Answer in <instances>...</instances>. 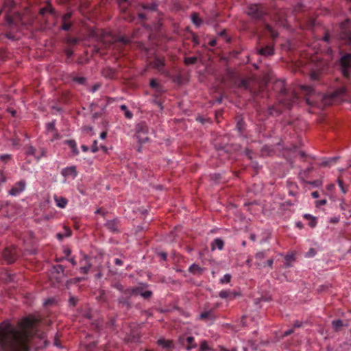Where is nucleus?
<instances>
[{
	"label": "nucleus",
	"instance_id": "16",
	"mask_svg": "<svg viewBox=\"0 0 351 351\" xmlns=\"http://www.w3.org/2000/svg\"><path fill=\"white\" fill-rule=\"evenodd\" d=\"M138 294L145 299L151 298L153 295V292L150 290H143L142 287H133V295Z\"/></svg>",
	"mask_w": 351,
	"mask_h": 351
},
{
	"label": "nucleus",
	"instance_id": "4",
	"mask_svg": "<svg viewBox=\"0 0 351 351\" xmlns=\"http://www.w3.org/2000/svg\"><path fill=\"white\" fill-rule=\"evenodd\" d=\"M340 66L343 75L346 77H348L351 69V53H346L341 56Z\"/></svg>",
	"mask_w": 351,
	"mask_h": 351
},
{
	"label": "nucleus",
	"instance_id": "22",
	"mask_svg": "<svg viewBox=\"0 0 351 351\" xmlns=\"http://www.w3.org/2000/svg\"><path fill=\"white\" fill-rule=\"evenodd\" d=\"M64 145H67L69 147L71 148L72 153L74 156H77L79 154V150L77 147V143L73 139H68L63 141Z\"/></svg>",
	"mask_w": 351,
	"mask_h": 351
},
{
	"label": "nucleus",
	"instance_id": "7",
	"mask_svg": "<svg viewBox=\"0 0 351 351\" xmlns=\"http://www.w3.org/2000/svg\"><path fill=\"white\" fill-rule=\"evenodd\" d=\"M102 41L108 45L117 42L126 45L130 43V39L124 36H113L110 34L106 33L103 36Z\"/></svg>",
	"mask_w": 351,
	"mask_h": 351
},
{
	"label": "nucleus",
	"instance_id": "33",
	"mask_svg": "<svg viewBox=\"0 0 351 351\" xmlns=\"http://www.w3.org/2000/svg\"><path fill=\"white\" fill-rule=\"evenodd\" d=\"M236 128H237V130L239 132V134L240 136H243L244 130L245 129V123L243 120V119H240L239 120L237 121Z\"/></svg>",
	"mask_w": 351,
	"mask_h": 351
},
{
	"label": "nucleus",
	"instance_id": "26",
	"mask_svg": "<svg viewBox=\"0 0 351 351\" xmlns=\"http://www.w3.org/2000/svg\"><path fill=\"white\" fill-rule=\"evenodd\" d=\"M157 343L158 346L162 347L163 348L169 349V348H172L173 347V344L171 341L167 340V339H165L162 338L159 339L157 341Z\"/></svg>",
	"mask_w": 351,
	"mask_h": 351
},
{
	"label": "nucleus",
	"instance_id": "63",
	"mask_svg": "<svg viewBox=\"0 0 351 351\" xmlns=\"http://www.w3.org/2000/svg\"><path fill=\"white\" fill-rule=\"evenodd\" d=\"M91 152L93 153H96L97 152H98L99 149H98V147H97V141H95L93 145L91 146Z\"/></svg>",
	"mask_w": 351,
	"mask_h": 351
},
{
	"label": "nucleus",
	"instance_id": "30",
	"mask_svg": "<svg viewBox=\"0 0 351 351\" xmlns=\"http://www.w3.org/2000/svg\"><path fill=\"white\" fill-rule=\"evenodd\" d=\"M72 234V231L70 228H64V232H58L56 234V238L59 241H62L64 238L69 237Z\"/></svg>",
	"mask_w": 351,
	"mask_h": 351
},
{
	"label": "nucleus",
	"instance_id": "25",
	"mask_svg": "<svg viewBox=\"0 0 351 351\" xmlns=\"http://www.w3.org/2000/svg\"><path fill=\"white\" fill-rule=\"evenodd\" d=\"M338 158H339V157H337V156L324 158L322 160V162L320 163V166L330 167V166L333 165L334 164H335V162Z\"/></svg>",
	"mask_w": 351,
	"mask_h": 351
},
{
	"label": "nucleus",
	"instance_id": "61",
	"mask_svg": "<svg viewBox=\"0 0 351 351\" xmlns=\"http://www.w3.org/2000/svg\"><path fill=\"white\" fill-rule=\"evenodd\" d=\"M327 203V201L326 199H321V200H317L315 202V206L316 207H320L322 206H324Z\"/></svg>",
	"mask_w": 351,
	"mask_h": 351
},
{
	"label": "nucleus",
	"instance_id": "59",
	"mask_svg": "<svg viewBox=\"0 0 351 351\" xmlns=\"http://www.w3.org/2000/svg\"><path fill=\"white\" fill-rule=\"evenodd\" d=\"M143 8L145 10H149L152 11H154L157 8V5L156 3H152L150 5H144Z\"/></svg>",
	"mask_w": 351,
	"mask_h": 351
},
{
	"label": "nucleus",
	"instance_id": "24",
	"mask_svg": "<svg viewBox=\"0 0 351 351\" xmlns=\"http://www.w3.org/2000/svg\"><path fill=\"white\" fill-rule=\"evenodd\" d=\"M224 242L221 238H216L211 243V250H214L217 248L219 250H223Z\"/></svg>",
	"mask_w": 351,
	"mask_h": 351
},
{
	"label": "nucleus",
	"instance_id": "17",
	"mask_svg": "<svg viewBox=\"0 0 351 351\" xmlns=\"http://www.w3.org/2000/svg\"><path fill=\"white\" fill-rule=\"evenodd\" d=\"M88 256L84 254L83 258L80 261L81 264H83L84 262H85L84 265L80 267V272L81 274H87L92 267V264L88 261Z\"/></svg>",
	"mask_w": 351,
	"mask_h": 351
},
{
	"label": "nucleus",
	"instance_id": "31",
	"mask_svg": "<svg viewBox=\"0 0 351 351\" xmlns=\"http://www.w3.org/2000/svg\"><path fill=\"white\" fill-rule=\"evenodd\" d=\"M25 154L27 156H32L35 158L37 154L36 149L31 145H25L24 147Z\"/></svg>",
	"mask_w": 351,
	"mask_h": 351
},
{
	"label": "nucleus",
	"instance_id": "27",
	"mask_svg": "<svg viewBox=\"0 0 351 351\" xmlns=\"http://www.w3.org/2000/svg\"><path fill=\"white\" fill-rule=\"evenodd\" d=\"M282 112V110L275 106H271L268 108V113L273 117H278Z\"/></svg>",
	"mask_w": 351,
	"mask_h": 351
},
{
	"label": "nucleus",
	"instance_id": "11",
	"mask_svg": "<svg viewBox=\"0 0 351 351\" xmlns=\"http://www.w3.org/2000/svg\"><path fill=\"white\" fill-rule=\"evenodd\" d=\"M153 68L156 69L160 74L165 76H169V73L165 67V58H155L154 61L152 62Z\"/></svg>",
	"mask_w": 351,
	"mask_h": 351
},
{
	"label": "nucleus",
	"instance_id": "5",
	"mask_svg": "<svg viewBox=\"0 0 351 351\" xmlns=\"http://www.w3.org/2000/svg\"><path fill=\"white\" fill-rule=\"evenodd\" d=\"M247 15L255 19H261L265 14L263 6L258 4H252L246 10Z\"/></svg>",
	"mask_w": 351,
	"mask_h": 351
},
{
	"label": "nucleus",
	"instance_id": "48",
	"mask_svg": "<svg viewBox=\"0 0 351 351\" xmlns=\"http://www.w3.org/2000/svg\"><path fill=\"white\" fill-rule=\"evenodd\" d=\"M12 159V155L9 154H4L0 155V160L4 163H7Z\"/></svg>",
	"mask_w": 351,
	"mask_h": 351
},
{
	"label": "nucleus",
	"instance_id": "12",
	"mask_svg": "<svg viewBox=\"0 0 351 351\" xmlns=\"http://www.w3.org/2000/svg\"><path fill=\"white\" fill-rule=\"evenodd\" d=\"M26 185V181L25 180H21L20 181L16 182L10 189L8 192L9 195L14 197L19 196L25 190Z\"/></svg>",
	"mask_w": 351,
	"mask_h": 351
},
{
	"label": "nucleus",
	"instance_id": "45",
	"mask_svg": "<svg viewBox=\"0 0 351 351\" xmlns=\"http://www.w3.org/2000/svg\"><path fill=\"white\" fill-rule=\"evenodd\" d=\"M46 156V151L45 149L41 148L39 152H37L35 159L38 162L43 157Z\"/></svg>",
	"mask_w": 351,
	"mask_h": 351
},
{
	"label": "nucleus",
	"instance_id": "15",
	"mask_svg": "<svg viewBox=\"0 0 351 351\" xmlns=\"http://www.w3.org/2000/svg\"><path fill=\"white\" fill-rule=\"evenodd\" d=\"M133 295H122L120 296L118 300L119 306L121 308H125L126 310H128L131 308V302L130 298Z\"/></svg>",
	"mask_w": 351,
	"mask_h": 351
},
{
	"label": "nucleus",
	"instance_id": "64",
	"mask_svg": "<svg viewBox=\"0 0 351 351\" xmlns=\"http://www.w3.org/2000/svg\"><path fill=\"white\" fill-rule=\"evenodd\" d=\"M222 100H223V96L220 95L219 97H217L215 99H213L212 101V104H220L222 103Z\"/></svg>",
	"mask_w": 351,
	"mask_h": 351
},
{
	"label": "nucleus",
	"instance_id": "37",
	"mask_svg": "<svg viewBox=\"0 0 351 351\" xmlns=\"http://www.w3.org/2000/svg\"><path fill=\"white\" fill-rule=\"evenodd\" d=\"M340 37L342 40H344L345 41L348 42L349 44L351 45V32L350 31H343L341 33Z\"/></svg>",
	"mask_w": 351,
	"mask_h": 351
},
{
	"label": "nucleus",
	"instance_id": "52",
	"mask_svg": "<svg viewBox=\"0 0 351 351\" xmlns=\"http://www.w3.org/2000/svg\"><path fill=\"white\" fill-rule=\"evenodd\" d=\"M337 184H338V185H339V188H340V189H341V192H342L343 193H344V194H345V193H347V191H348V189H347V188L345 186V185H344V184H343V182L341 179H339V178H338V179H337Z\"/></svg>",
	"mask_w": 351,
	"mask_h": 351
},
{
	"label": "nucleus",
	"instance_id": "55",
	"mask_svg": "<svg viewBox=\"0 0 351 351\" xmlns=\"http://www.w3.org/2000/svg\"><path fill=\"white\" fill-rule=\"evenodd\" d=\"M196 121L202 123V124H204L206 123H210V120L209 118H206V117H204L202 116H198L196 118Z\"/></svg>",
	"mask_w": 351,
	"mask_h": 351
},
{
	"label": "nucleus",
	"instance_id": "53",
	"mask_svg": "<svg viewBox=\"0 0 351 351\" xmlns=\"http://www.w3.org/2000/svg\"><path fill=\"white\" fill-rule=\"evenodd\" d=\"M176 237V230L174 229L169 232L167 239L171 242H173L175 241Z\"/></svg>",
	"mask_w": 351,
	"mask_h": 351
},
{
	"label": "nucleus",
	"instance_id": "56",
	"mask_svg": "<svg viewBox=\"0 0 351 351\" xmlns=\"http://www.w3.org/2000/svg\"><path fill=\"white\" fill-rule=\"evenodd\" d=\"M266 257V251H261L255 254V258L258 260H263Z\"/></svg>",
	"mask_w": 351,
	"mask_h": 351
},
{
	"label": "nucleus",
	"instance_id": "60",
	"mask_svg": "<svg viewBox=\"0 0 351 351\" xmlns=\"http://www.w3.org/2000/svg\"><path fill=\"white\" fill-rule=\"evenodd\" d=\"M71 23L69 22H62L61 29L64 31H68L71 29Z\"/></svg>",
	"mask_w": 351,
	"mask_h": 351
},
{
	"label": "nucleus",
	"instance_id": "62",
	"mask_svg": "<svg viewBox=\"0 0 351 351\" xmlns=\"http://www.w3.org/2000/svg\"><path fill=\"white\" fill-rule=\"evenodd\" d=\"M71 12H67L62 16V22H68V21L71 17Z\"/></svg>",
	"mask_w": 351,
	"mask_h": 351
},
{
	"label": "nucleus",
	"instance_id": "14",
	"mask_svg": "<svg viewBox=\"0 0 351 351\" xmlns=\"http://www.w3.org/2000/svg\"><path fill=\"white\" fill-rule=\"evenodd\" d=\"M180 341L182 346H185V349L187 351H191L193 348H195L197 346L195 342V338L192 336H189L185 339L180 338Z\"/></svg>",
	"mask_w": 351,
	"mask_h": 351
},
{
	"label": "nucleus",
	"instance_id": "10",
	"mask_svg": "<svg viewBox=\"0 0 351 351\" xmlns=\"http://www.w3.org/2000/svg\"><path fill=\"white\" fill-rule=\"evenodd\" d=\"M60 173L64 178L62 181V183H66V179L74 180L78 174L77 167L75 165H71L63 168Z\"/></svg>",
	"mask_w": 351,
	"mask_h": 351
},
{
	"label": "nucleus",
	"instance_id": "21",
	"mask_svg": "<svg viewBox=\"0 0 351 351\" xmlns=\"http://www.w3.org/2000/svg\"><path fill=\"white\" fill-rule=\"evenodd\" d=\"M295 254L293 253L287 254L285 256V262L282 267L284 268H289L293 266V263L295 261Z\"/></svg>",
	"mask_w": 351,
	"mask_h": 351
},
{
	"label": "nucleus",
	"instance_id": "6",
	"mask_svg": "<svg viewBox=\"0 0 351 351\" xmlns=\"http://www.w3.org/2000/svg\"><path fill=\"white\" fill-rule=\"evenodd\" d=\"M121 219L116 217L113 219L107 220L104 224L107 230L112 234H117L121 233Z\"/></svg>",
	"mask_w": 351,
	"mask_h": 351
},
{
	"label": "nucleus",
	"instance_id": "3",
	"mask_svg": "<svg viewBox=\"0 0 351 351\" xmlns=\"http://www.w3.org/2000/svg\"><path fill=\"white\" fill-rule=\"evenodd\" d=\"M149 130V127L145 121H141L135 125V137L139 144H144L149 141V138L147 136Z\"/></svg>",
	"mask_w": 351,
	"mask_h": 351
},
{
	"label": "nucleus",
	"instance_id": "43",
	"mask_svg": "<svg viewBox=\"0 0 351 351\" xmlns=\"http://www.w3.org/2000/svg\"><path fill=\"white\" fill-rule=\"evenodd\" d=\"M77 302H78L77 298L73 296V295L70 296L69 301H68L69 306L70 308H74L77 305Z\"/></svg>",
	"mask_w": 351,
	"mask_h": 351
},
{
	"label": "nucleus",
	"instance_id": "49",
	"mask_svg": "<svg viewBox=\"0 0 351 351\" xmlns=\"http://www.w3.org/2000/svg\"><path fill=\"white\" fill-rule=\"evenodd\" d=\"M211 349L206 341H202L198 351H210Z\"/></svg>",
	"mask_w": 351,
	"mask_h": 351
},
{
	"label": "nucleus",
	"instance_id": "50",
	"mask_svg": "<svg viewBox=\"0 0 351 351\" xmlns=\"http://www.w3.org/2000/svg\"><path fill=\"white\" fill-rule=\"evenodd\" d=\"M199 320H210V315L209 313L205 311L202 312L198 317Z\"/></svg>",
	"mask_w": 351,
	"mask_h": 351
},
{
	"label": "nucleus",
	"instance_id": "35",
	"mask_svg": "<svg viewBox=\"0 0 351 351\" xmlns=\"http://www.w3.org/2000/svg\"><path fill=\"white\" fill-rule=\"evenodd\" d=\"M121 111L124 112L125 117L128 119H131L133 117V113L128 109V106L125 104L120 106Z\"/></svg>",
	"mask_w": 351,
	"mask_h": 351
},
{
	"label": "nucleus",
	"instance_id": "19",
	"mask_svg": "<svg viewBox=\"0 0 351 351\" xmlns=\"http://www.w3.org/2000/svg\"><path fill=\"white\" fill-rule=\"evenodd\" d=\"M56 205L60 208H65L68 204V199L62 196L54 195L53 197Z\"/></svg>",
	"mask_w": 351,
	"mask_h": 351
},
{
	"label": "nucleus",
	"instance_id": "32",
	"mask_svg": "<svg viewBox=\"0 0 351 351\" xmlns=\"http://www.w3.org/2000/svg\"><path fill=\"white\" fill-rule=\"evenodd\" d=\"M287 186L289 188V195L290 196L296 197L298 195V192L297 191L295 190V189H298V185L295 183L287 181Z\"/></svg>",
	"mask_w": 351,
	"mask_h": 351
},
{
	"label": "nucleus",
	"instance_id": "8",
	"mask_svg": "<svg viewBox=\"0 0 351 351\" xmlns=\"http://www.w3.org/2000/svg\"><path fill=\"white\" fill-rule=\"evenodd\" d=\"M51 274L57 282H61L63 278L66 276L64 267L59 264L52 266Z\"/></svg>",
	"mask_w": 351,
	"mask_h": 351
},
{
	"label": "nucleus",
	"instance_id": "2",
	"mask_svg": "<svg viewBox=\"0 0 351 351\" xmlns=\"http://www.w3.org/2000/svg\"><path fill=\"white\" fill-rule=\"evenodd\" d=\"M290 89H280V95L278 96L279 102L287 109H291L294 104L298 101V97L294 92L289 93L288 90Z\"/></svg>",
	"mask_w": 351,
	"mask_h": 351
},
{
	"label": "nucleus",
	"instance_id": "1",
	"mask_svg": "<svg viewBox=\"0 0 351 351\" xmlns=\"http://www.w3.org/2000/svg\"><path fill=\"white\" fill-rule=\"evenodd\" d=\"M40 319L29 314L13 325L9 319L0 324V351H27L30 339L38 332Z\"/></svg>",
	"mask_w": 351,
	"mask_h": 351
},
{
	"label": "nucleus",
	"instance_id": "51",
	"mask_svg": "<svg viewBox=\"0 0 351 351\" xmlns=\"http://www.w3.org/2000/svg\"><path fill=\"white\" fill-rule=\"evenodd\" d=\"M197 60V57L195 56H191L188 57L184 59V62L186 64H195Z\"/></svg>",
	"mask_w": 351,
	"mask_h": 351
},
{
	"label": "nucleus",
	"instance_id": "28",
	"mask_svg": "<svg viewBox=\"0 0 351 351\" xmlns=\"http://www.w3.org/2000/svg\"><path fill=\"white\" fill-rule=\"evenodd\" d=\"M258 53L262 56H271L274 54V47L272 46H265L259 49Z\"/></svg>",
	"mask_w": 351,
	"mask_h": 351
},
{
	"label": "nucleus",
	"instance_id": "34",
	"mask_svg": "<svg viewBox=\"0 0 351 351\" xmlns=\"http://www.w3.org/2000/svg\"><path fill=\"white\" fill-rule=\"evenodd\" d=\"M343 326H347L348 324H343L341 319H338L332 321V326L336 332L339 331Z\"/></svg>",
	"mask_w": 351,
	"mask_h": 351
},
{
	"label": "nucleus",
	"instance_id": "36",
	"mask_svg": "<svg viewBox=\"0 0 351 351\" xmlns=\"http://www.w3.org/2000/svg\"><path fill=\"white\" fill-rule=\"evenodd\" d=\"M3 256L9 264L14 262V258L13 257L12 253L7 250L3 252Z\"/></svg>",
	"mask_w": 351,
	"mask_h": 351
},
{
	"label": "nucleus",
	"instance_id": "44",
	"mask_svg": "<svg viewBox=\"0 0 351 351\" xmlns=\"http://www.w3.org/2000/svg\"><path fill=\"white\" fill-rule=\"evenodd\" d=\"M72 81L75 82L78 85L83 86L85 84L86 78L84 77H74Z\"/></svg>",
	"mask_w": 351,
	"mask_h": 351
},
{
	"label": "nucleus",
	"instance_id": "23",
	"mask_svg": "<svg viewBox=\"0 0 351 351\" xmlns=\"http://www.w3.org/2000/svg\"><path fill=\"white\" fill-rule=\"evenodd\" d=\"M303 217L308 221V226L313 228L316 227L317 224V218L311 214L305 213L303 215Z\"/></svg>",
	"mask_w": 351,
	"mask_h": 351
},
{
	"label": "nucleus",
	"instance_id": "54",
	"mask_svg": "<svg viewBox=\"0 0 351 351\" xmlns=\"http://www.w3.org/2000/svg\"><path fill=\"white\" fill-rule=\"evenodd\" d=\"M215 308H210L208 310H206V311L209 313L210 315V320L213 322L217 319V316L214 313Z\"/></svg>",
	"mask_w": 351,
	"mask_h": 351
},
{
	"label": "nucleus",
	"instance_id": "29",
	"mask_svg": "<svg viewBox=\"0 0 351 351\" xmlns=\"http://www.w3.org/2000/svg\"><path fill=\"white\" fill-rule=\"evenodd\" d=\"M102 74L105 77L112 79L116 77V71L111 68H106L103 70Z\"/></svg>",
	"mask_w": 351,
	"mask_h": 351
},
{
	"label": "nucleus",
	"instance_id": "57",
	"mask_svg": "<svg viewBox=\"0 0 351 351\" xmlns=\"http://www.w3.org/2000/svg\"><path fill=\"white\" fill-rule=\"evenodd\" d=\"M273 264H274V259L270 258V259H268L266 262L263 263V264H258V265L262 266V267H265L267 265L269 267L272 268Z\"/></svg>",
	"mask_w": 351,
	"mask_h": 351
},
{
	"label": "nucleus",
	"instance_id": "46",
	"mask_svg": "<svg viewBox=\"0 0 351 351\" xmlns=\"http://www.w3.org/2000/svg\"><path fill=\"white\" fill-rule=\"evenodd\" d=\"M56 299L53 298H49L47 299H46L44 302H43V306L44 307H47V306H52L55 303H56Z\"/></svg>",
	"mask_w": 351,
	"mask_h": 351
},
{
	"label": "nucleus",
	"instance_id": "38",
	"mask_svg": "<svg viewBox=\"0 0 351 351\" xmlns=\"http://www.w3.org/2000/svg\"><path fill=\"white\" fill-rule=\"evenodd\" d=\"M45 128L48 132H56V120L53 119L50 122H48L45 124Z\"/></svg>",
	"mask_w": 351,
	"mask_h": 351
},
{
	"label": "nucleus",
	"instance_id": "47",
	"mask_svg": "<svg viewBox=\"0 0 351 351\" xmlns=\"http://www.w3.org/2000/svg\"><path fill=\"white\" fill-rule=\"evenodd\" d=\"M317 254V250L315 248L311 247L307 252H306L304 256L306 258H313Z\"/></svg>",
	"mask_w": 351,
	"mask_h": 351
},
{
	"label": "nucleus",
	"instance_id": "39",
	"mask_svg": "<svg viewBox=\"0 0 351 351\" xmlns=\"http://www.w3.org/2000/svg\"><path fill=\"white\" fill-rule=\"evenodd\" d=\"M47 12H49L51 14H55V10L51 7V5H48L45 8H43L40 10V14L44 15Z\"/></svg>",
	"mask_w": 351,
	"mask_h": 351
},
{
	"label": "nucleus",
	"instance_id": "9",
	"mask_svg": "<svg viewBox=\"0 0 351 351\" xmlns=\"http://www.w3.org/2000/svg\"><path fill=\"white\" fill-rule=\"evenodd\" d=\"M165 89H154L152 95L151 101L156 104L161 110H163L162 104L165 102Z\"/></svg>",
	"mask_w": 351,
	"mask_h": 351
},
{
	"label": "nucleus",
	"instance_id": "41",
	"mask_svg": "<svg viewBox=\"0 0 351 351\" xmlns=\"http://www.w3.org/2000/svg\"><path fill=\"white\" fill-rule=\"evenodd\" d=\"M191 20L194 25H195L197 27L200 26L202 23V19L199 17L197 13H193L191 15Z\"/></svg>",
	"mask_w": 351,
	"mask_h": 351
},
{
	"label": "nucleus",
	"instance_id": "18",
	"mask_svg": "<svg viewBox=\"0 0 351 351\" xmlns=\"http://www.w3.org/2000/svg\"><path fill=\"white\" fill-rule=\"evenodd\" d=\"M113 287L118 290L122 295H133V287L125 288L121 283H115Z\"/></svg>",
	"mask_w": 351,
	"mask_h": 351
},
{
	"label": "nucleus",
	"instance_id": "58",
	"mask_svg": "<svg viewBox=\"0 0 351 351\" xmlns=\"http://www.w3.org/2000/svg\"><path fill=\"white\" fill-rule=\"evenodd\" d=\"M337 90H340L339 92H335L334 93H332L330 96V101H332L333 99L339 95V93H345L344 90H346V89H336Z\"/></svg>",
	"mask_w": 351,
	"mask_h": 351
},
{
	"label": "nucleus",
	"instance_id": "13",
	"mask_svg": "<svg viewBox=\"0 0 351 351\" xmlns=\"http://www.w3.org/2000/svg\"><path fill=\"white\" fill-rule=\"evenodd\" d=\"M219 297L221 299L233 300L241 295L239 291L231 289H223L219 292Z\"/></svg>",
	"mask_w": 351,
	"mask_h": 351
},
{
	"label": "nucleus",
	"instance_id": "20",
	"mask_svg": "<svg viewBox=\"0 0 351 351\" xmlns=\"http://www.w3.org/2000/svg\"><path fill=\"white\" fill-rule=\"evenodd\" d=\"M204 270L205 268L201 267L196 263H193L188 269L189 272L193 275H202Z\"/></svg>",
	"mask_w": 351,
	"mask_h": 351
},
{
	"label": "nucleus",
	"instance_id": "42",
	"mask_svg": "<svg viewBox=\"0 0 351 351\" xmlns=\"http://www.w3.org/2000/svg\"><path fill=\"white\" fill-rule=\"evenodd\" d=\"M232 278V276L230 274H226L222 278L219 279V283L221 285L228 284Z\"/></svg>",
	"mask_w": 351,
	"mask_h": 351
},
{
	"label": "nucleus",
	"instance_id": "40",
	"mask_svg": "<svg viewBox=\"0 0 351 351\" xmlns=\"http://www.w3.org/2000/svg\"><path fill=\"white\" fill-rule=\"evenodd\" d=\"M265 29L270 34L273 38H276L278 36V32L270 25L266 24Z\"/></svg>",
	"mask_w": 351,
	"mask_h": 351
}]
</instances>
